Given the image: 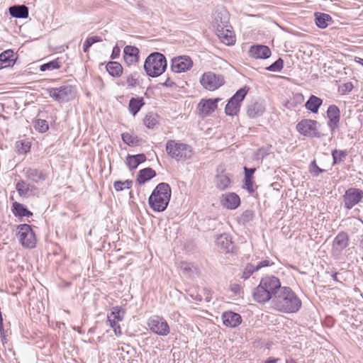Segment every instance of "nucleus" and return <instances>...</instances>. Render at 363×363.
Here are the masks:
<instances>
[{
	"mask_svg": "<svg viewBox=\"0 0 363 363\" xmlns=\"http://www.w3.org/2000/svg\"><path fill=\"white\" fill-rule=\"evenodd\" d=\"M280 290L272 301L274 309L286 313L298 312L301 308L302 302L296 294L288 286H283Z\"/></svg>",
	"mask_w": 363,
	"mask_h": 363,
	"instance_id": "nucleus-1",
	"label": "nucleus"
},
{
	"mask_svg": "<svg viewBox=\"0 0 363 363\" xmlns=\"http://www.w3.org/2000/svg\"><path fill=\"white\" fill-rule=\"evenodd\" d=\"M282 288L280 280L277 277L274 276L263 277L252 292L253 299L259 303H265L270 300L272 301Z\"/></svg>",
	"mask_w": 363,
	"mask_h": 363,
	"instance_id": "nucleus-2",
	"label": "nucleus"
},
{
	"mask_svg": "<svg viewBox=\"0 0 363 363\" xmlns=\"http://www.w3.org/2000/svg\"><path fill=\"white\" fill-rule=\"evenodd\" d=\"M171 188L167 183H160L152 192L148 202L150 208L154 211H164L170 201Z\"/></svg>",
	"mask_w": 363,
	"mask_h": 363,
	"instance_id": "nucleus-3",
	"label": "nucleus"
},
{
	"mask_svg": "<svg viewBox=\"0 0 363 363\" xmlns=\"http://www.w3.org/2000/svg\"><path fill=\"white\" fill-rule=\"evenodd\" d=\"M167 68V60L164 55L160 52L151 53L145 60L144 69L147 75L157 77L161 75Z\"/></svg>",
	"mask_w": 363,
	"mask_h": 363,
	"instance_id": "nucleus-4",
	"label": "nucleus"
},
{
	"mask_svg": "<svg viewBox=\"0 0 363 363\" xmlns=\"http://www.w3.org/2000/svg\"><path fill=\"white\" fill-rule=\"evenodd\" d=\"M166 151L171 157L178 162L189 160L193 155V150L190 145L172 140L167 141Z\"/></svg>",
	"mask_w": 363,
	"mask_h": 363,
	"instance_id": "nucleus-5",
	"label": "nucleus"
},
{
	"mask_svg": "<svg viewBox=\"0 0 363 363\" xmlns=\"http://www.w3.org/2000/svg\"><path fill=\"white\" fill-rule=\"evenodd\" d=\"M248 91L249 88L245 86L235 92L229 99L225 107V113L226 115L234 116L238 114L240 108L241 103L246 96Z\"/></svg>",
	"mask_w": 363,
	"mask_h": 363,
	"instance_id": "nucleus-6",
	"label": "nucleus"
},
{
	"mask_svg": "<svg viewBox=\"0 0 363 363\" xmlns=\"http://www.w3.org/2000/svg\"><path fill=\"white\" fill-rule=\"evenodd\" d=\"M17 237L21 245L26 248L35 247L36 238L31 226L28 224H21L18 226Z\"/></svg>",
	"mask_w": 363,
	"mask_h": 363,
	"instance_id": "nucleus-7",
	"label": "nucleus"
},
{
	"mask_svg": "<svg viewBox=\"0 0 363 363\" xmlns=\"http://www.w3.org/2000/svg\"><path fill=\"white\" fill-rule=\"evenodd\" d=\"M47 91L51 98L60 103L69 101L75 95L74 88L71 85L50 88L47 89Z\"/></svg>",
	"mask_w": 363,
	"mask_h": 363,
	"instance_id": "nucleus-8",
	"label": "nucleus"
},
{
	"mask_svg": "<svg viewBox=\"0 0 363 363\" xmlns=\"http://www.w3.org/2000/svg\"><path fill=\"white\" fill-rule=\"evenodd\" d=\"M318 123L311 119H303L296 125L297 130L304 136L310 138H320L322 135L318 130Z\"/></svg>",
	"mask_w": 363,
	"mask_h": 363,
	"instance_id": "nucleus-9",
	"label": "nucleus"
},
{
	"mask_svg": "<svg viewBox=\"0 0 363 363\" xmlns=\"http://www.w3.org/2000/svg\"><path fill=\"white\" fill-rule=\"evenodd\" d=\"M200 83L204 89L214 91L224 84V79L221 75H217L213 72H208L202 75Z\"/></svg>",
	"mask_w": 363,
	"mask_h": 363,
	"instance_id": "nucleus-10",
	"label": "nucleus"
},
{
	"mask_svg": "<svg viewBox=\"0 0 363 363\" xmlns=\"http://www.w3.org/2000/svg\"><path fill=\"white\" fill-rule=\"evenodd\" d=\"M147 325L152 332L158 335L166 336L169 333V325L162 317L158 315L150 317L147 320Z\"/></svg>",
	"mask_w": 363,
	"mask_h": 363,
	"instance_id": "nucleus-11",
	"label": "nucleus"
},
{
	"mask_svg": "<svg viewBox=\"0 0 363 363\" xmlns=\"http://www.w3.org/2000/svg\"><path fill=\"white\" fill-rule=\"evenodd\" d=\"M363 199V191L357 188H350L342 196L345 208L352 209Z\"/></svg>",
	"mask_w": 363,
	"mask_h": 363,
	"instance_id": "nucleus-12",
	"label": "nucleus"
},
{
	"mask_svg": "<svg viewBox=\"0 0 363 363\" xmlns=\"http://www.w3.org/2000/svg\"><path fill=\"white\" fill-rule=\"evenodd\" d=\"M194 62L188 55L174 57L171 60V69L175 73L185 72L193 67Z\"/></svg>",
	"mask_w": 363,
	"mask_h": 363,
	"instance_id": "nucleus-13",
	"label": "nucleus"
},
{
	"mask_svg": "<svg viewBox=\"0 0 363 363\" xmlns=\"http://www.w3.org/2000/svg\"><path fill=\"white\" fill-rule=\"evenodd\" d=\"M327 117L328 121L327 123L332 133L338 128L340 121V111L336 105H330L327 110Z\"/></svg>",
	"mask_w": 363,
	"mask_h": 363,
	"instance_id": "nucleus-14",
	"label": "nucleus"
},
{
	"mask_svg": "<svg viewBox=\"0 0 363 363\" xmlns=\"http://www.w3.org/2000/svg\"><path fill=\"white\" fill-rule=\"evenodd\" d=\"M349 235L345 232H340L333 242L332 251L334 255H340L343 250L349 245Z\"/></svg>",
	"mask_w": 363,
	"mask_h": 363,
	"instance_id": "nucleus-15",
	"label": "nucleus"
},
{
	"mask_svg": "<svg viewBox=\"0 0 363 363\" xmlns=\"http://www.w3.org/2000/svg\"><path fill=\"white\" fill-rule=\"evenodd\" d=\"M220 99H201L199 103L197 108L201 117L209 116L217 108V103Z\"/></svg>",
	"mask_w": 363,
	"mask_h": 363,
	"instance_id": "nucleus-16",
	"label": "nucleus"
},
{
	"mask_svg": "<svg viewBox=\"0 0 363 363\" xmlns=\"http://www.w3.org/2000/svg\"><path fill=\"white\" fill-rule=\"evenodd\" d=\"M220 203L224 208L235 209L240 204V199L237 194L229 192L222 194Z\"/></svg>",
	"mask_w": 363,
	"mask_h": 363,
	"instance_id": "nucleus-17",
	"label": "nucleus"
},
{
	"mask_svg": "<svg viewBox=\"0 0 363 363\" xmlns=\"http://www.w3.org/2000/svg\"><path fill=\"white\" fill-rule=\"evenodd\" d=\"M272 52L269 47L263 45H255L250 47L249 55L256 59H267Z\"/></svg>",
	"mask_w": 363,
	"mask_h": 363,
	"instance_id": "nucleus-18",
	"label": "nucleus"
},
{
	"mask_svg": "<svg viewBox=\"0 0 363 363\" xmlns=\"http://www.w3.org/2000/svg\"><path fill=\"white\" fill-rule=\"evenodd\" d=\"M123 59L128 65L137 62L139 60V49L135 46L126 45L123 49Z\"/></svg>",
	"mask_w": 363,
	"mask_h": 363,
	"instance_id": "nucleus-19",
	"label": "nucleus"
},
{
	"mask_svg": "<svg viewBox=\"0 0 363 363\" xmlns=\"http://www.w3.org/2000/svg\"><path fill=\"white\" fill-rule=\"evenodd\" d=\"M223 323L225 326L235 328L242 322V318L240 314L233 312L226 311L222 315Z\"/></svg>",
	"mask_w": 363,
	"mask_h": 363,
	"instance_id": "nucleus-20",
	"label": "nucleus"
},
{
	"mask_svg": "<svg viewBox=\"0 0 363 363\" xmlns=\"http://www.w3.org/2000/svg\"><path fill=\"white\" fill-rule=\"evenodd\" d=\"M265 111V107L262 102L255 101L248 105L247 109V116L250 118L261 116Z\"/></svg>",
	"mask_w": 363,
	"mask_h": 363,
	"instance_id": "nucleus-21",
	"label": "nucleus"
},
{
	"mask_svg": "<svg viewBox=\"0 0 363 363\" xmlns=\"http://www.w3.org/2000/svg\"><path fill=\"white\" fill-rule=\"evenodd\" d=\"M23 172L27 179L31 180L35 183H38L40 181H44L46 179L45 174L43 171H40L37 169L33 168H26L23 169Z\"/></svg>",
	"mask_w": 363,
	"mask_h": 363,
	"instance_id": "nucleus-22",
	"label": "nucleus"
},
{
	"mask_svg": "<svg viewBox=\"0 0 363 363\" xmlns=\"http://www.w3.org/2000/svg\"><path fill=\"white\" fill-rule=\"evenodd\" d=\"M217 245L223 250V252H233L234 244L230 238L227 235H220L216 240Z\"/></svg>",
	"mask_w": 363,
	"mask_h": 363,
	"instance_id": "nucleus-23",
	"label": "nucleus"
},
{
	"mask_svg": "<svg viewBox=\"0 0 363 363\" xmlns=\"http://www.w3.org/2000/svg\"><path fill=\"white\" fill-rule=\"evenodd\" d=\"M156 176V172L151 167L140 169L137 177V182L143 184Z\"/></svg>",
	"mask_w": 363,
	"mask_h": 363,
	"instance_id": "nucleus-24",
	"label": "nucleus"
},
{
	"mask_svg": "<svg viewBox=\"0 0 363 363\" xmlns=\"http://www.w3.org/2000/svg\"><path fill=\"white\" fill-rule=\"evenodd\" d=\"M9 13L12 17L17 18H26L28 16V9L25 5H15L9 8Z\"/></svg>",
	"mask_w": 363,
	"mask_h": 363,
	"instance_id": "nucleus-25",
	"label": "nucleus"
},
{
	"mask_svg": "<svg viewBox=\"0 0 363 363\" xmlns=\"http://www.w3.org/2000/svg\"><path fill=\"white\" fill-rule=\"evenodd\" d=\"M146 160L145 154H138L135 155H128L126 157V164L130 170L136 169L138 166Z\"/></svg>",
	"mask_w": 363,
	"mask_h": 363,
	"instance_id": "nucleus-26",
	"label": "nucleus"
},
{
	"mask_svg": "<svg viewBox=\"0 0 363 363\" xmlns=\"http://www.w3.org/2000/svg\"><path fill=\"white\" fill-rule=\"evenodd\" d=\"M323 104V99L315 96L311 95L305 104V107L307 110L313 113H317L318 109Z\"/></svg>",
	"mask_w": 363,
	"mask_h": 363,
	"instance_id": "nucleus-27",
	"label": "nucleus"
},
{
	"mask_svg": "<svg viewBox=\"0 0 363 363\" xmlns=\"http://www.w3.org/2000/svg\"><path fill=\"white\" fill-rule=\"evenodd\" d=\"M145 105L143 98L137 97L131 98L128 104V110L133 116H135Z\"/></svg>",
	"mask_w": 363,
	"mask_h": 363,
	"instance_id": "nucleus-28",
	"label": "nucleus"
},
{
	"mask_svg": "<svg viewBox=\"0 0 363 363\" xmlns=\"http://www.w3.org/2000/svg\"><path fill=\"white\" fill-rule=\"evenodd\" d=\"M106 71L114 77H120L123 73L122 65L116 61L108 62L106 66Z\"/></svg>",
	"mask_w": 363,
	"mask_h": 363,
	"instance_id": "nucleus-29",
	"label": "nucleus"
},
{
	"mask_svg": "<svg viewBox=\"0 0 363 363\" xmlns=\"http://www.w3.org/2000/svg\"><path fill=\"white\" fill-rule=\"evenodd\" d=\"M143 122L147 128L154 129L159 125L160 116L155 113H147L144 118Z\"/></svg>",
	"mask_w": 363,
	"mask_h": 363,
	"instance_id": "nucleus-30",
	"label": "nucleus"
},
{
	"mask_svg": "<svg viewBox=\"0 0 363 363\" xmlns=\"http://www.w3.org/2000/svg\"><path fill=\"white\" fill-rule=\"evenodd\" d=\"M13 213L18 217H30L33 213L27 209L23 204L14 202L12 206Z\"/></svg>",
	"mask_w": 363,
	"mask_h": 363,
	"instance_id": "nucleus-31",
	"label": "nucleus"
},
{
	"mask_svg": "<svg viewBox=\"0 0 363 363\" xmlns=\"http://www.w3.org/2000/svg\"><path fill=\"white\" fill-rule=\"evenodd\" d=\"M16 189L20 196H26L30 195V193L35 189V187L21 180L16 184Z\"/></svg>",
	"mask_w": 363,
	"mask_h": 363,
	"instance_id": "nucleus-32",
	"label": "nucleus"
},
{
	"mask_svg": "<svg viewBox=\"0 0 363 363\" xmlns=\"http://www.w3.org/2000/svg\"><path fill=\"white\" fill-rule=\"evenodd\" d=\"M0 62L5 64L4 67L13 65L15 62L14 53L12 50H6L0 54Z\"/></svg>",
	"mask_w": 363,
	"mask_h": 363,
	"instance_id": "nucleus-33",
	"label": "nucleus"
},
{
	"mask_svg": "<svg viewBox=\"0 0 363 363\" xmlns=\"http://www.w3.org/2000/svg\"><path fill=\"white\" fill-rule=\"evenodd\" d=\"M125 311L119 306H114L111 308V313L107 315L108 320L114 319V321L119 322L123 320Z\"/></svg>",
	"mask_w": 363,
	"mask_h": 363,
	"instance_id": "nucleus-34",
	"label": "nucleus"
},
{
	"mask_svg": "<svg viewBox=\"0 0 363 363\" xmlns=\"http://www.w3.org/2000/svg\"><path fill=\"white\" fill-rule=\"evenodd\" d=\"M315 24L320 28H325L332 21L330 15L323 13H315Z\"/></svg>",
	"mask_w": 363,
	"mask_h": 363,
	"instance_id": "nucleus-35",
	"label": "nucleus"
},
{
	"mask_svg": "<svg viewBox=\"0 0 363 363\" xmlns=\"http://www.w3.org/2000/svg\"><path fill=\"white\" fill-rule=\"evenodd\" d=\"M62 63L60 59L57 58L54 60L50 61L40 65V70L41 72H45L47 70H53L59 69L62 67Z\"/></svg>",
	"mask_w": 363,
	"mask_h": 363,
	"instance_id": "nucleus-36",
	"label": "nucleus"
},
{
	"mask_svg": "<svg viewBox=\"0 0 363 363\" xmlns=\"http://www.w3.org/2000/svg\"><path fill=\"white\" fill-rule=\"evenodd\" d=\"M121 138L123 141L129 146H137L140 143V139L138 136L128 133H122Z\"/></svg>",
	"mask_w": 363,
	"mask_h": 363,
	"instance_id": "nucleus-37",
	"label": "nucleus"
},
{
	"mask_svg": "<svg viewBox=\"0 0 363 363\" xmlns=\"http://www.w3.org/2000/svg\"><path fill=\"white\" fill-rule=\"evenodd\" d=\"M140 74L138 72H134L127 76L126 77V82L125 84L127 85L128 88H134L139 85Z\"/></svg>",
	"mask_w": 363,
	"mask_h": 363,
	"instance_id": "nucleus-38",
	"label": "nucleus"
},
{
	"mask_svg": "<svg viewBox=\"0 0 363 363\" xmlns=\"http://www.w3.org/2000/svg\"><path fill=\"white\" fill-rule=\"evenodd\" d=\"M226 33H225L224 30L220 31V34L218 35L219 38H220L221 41L225 43L227 45H230L234 44L235 42V38L233 35L232 32H230L228 30H226Z\"/></svg>",
	"mask_w": 363,
	"mask_h": 363,
	"instance_id": "nucleus-39",
	"label": "nucleus"
},
{
	"mask_svg": "<svg viewBox=\"0 0 363 363\" xmlns=\"http://www.w3.org/2000/svg\"><path fill=\"white\" fill-rule=\"evenodd\" d=\"M347 156V152L345 150H334L332 152V157H333V164L335 165L336 164H338L341 162H343L346 157Z\"/></svg>",
	"mask_w": 363,
	"mask_h": 363,
	"instance_id": "nucleus-40",
	"label": "nucleus"
},
{
	"mask_svg": "<svg viewBox=\"0 0 363 363\" xmlns=\"http://www.w3.org/2000/svg\"><path fill=\"white\" fill-rule=\"evenodd\" d=\"M230 184V179L225 175L218 176L216 179V186L220 190H225Z\"/></svg>",
	"mask_w": 363,
	"mask_h": 363,
	"instance_id": "nucleus-41",
	"label": "nucleus"
},
{
	"mask_svg": "<svg viewBox=\"0 0 363 363\" xmlns=\"http://www.w3.org/2000/svg\"><path fill=\"white\" fill-rule=\"evenodd\" d=\"M180 269L184 274L189 276H191L194 273L197 272L196 267L190 262H181Z\"/></svg>",
	"mask_w": 363,
	"mask_h": 363,
	"instance_id": "nucleus-42",
	"label": "nucleus"
},
{
	"mask_svg": "<svg viewBox=\"0 0 363 363\" xmlns=\"http://www.w3.org/2000/svg\"><path fill=\"white\" fill-rule=\"evenodd\" d=\"M102 38L100 36H91L86 39L83 45V51L84 52H88L89 48L94 43L101 42Z\"/></svg>",
	"mask_w": 363,
	"mask_h": 363,
	"instance_id": "nucleus-43",
	"label": "nucleus"
},
{
	"mask_svg": "<svg viewBox=\"0 0 363 363\" xmlns=\"http://www.w3.org/2000/svg\"><path fill=\"white\" fill-rule=\"evenodd\" d=\"M254 212L252 210L245 211L238 218V222L243 225L252 220L254 218Z\"/></svg>",
	"mask_w": 363,
	"mask_h": 363,
	"instance_id": "nucleus-44",
	"label": "nucleus"
},
{
	"mask_svg": "<svg viewBox=\"0 0 363 363\" xmlns=\"http://www.w3.org/2000/svg\"><path fill=\"white\" fill-rule=\"evenodd\" d=\"M132 184H133V181L130 180V179H127L124 182L116 181L113 183V186H114V189L116 191H121L125 189H130L132 186Z\"/></svg>",
	"mask_w": 363,
	"mask_h": 363,
	"instance_id": "nucleus-45",
	"label": "nucleus"
},
{
	"mask_svg": "<svg viewBox=\"0 0 363 363\" xmlns=\"http://www.w3.org/2000/svg\"><path fill=\"white\" fill-rule=\"evenodd\" d=\"M34 127H35V130H37L38 131H39L40 133H45L49 128L48 122L45 120H43V119L36 120L34 123Z\"/></svg>",
	"mask_w": 363,
	"mask_h": 363,
	"instance_id": "nucleus-46",
	"label": "nucleus"
},
{
	"mask_svg": "<svg viewBox=\"0 0 363 363\" xmlns=\"http://www.w3.org/2000/svg\"><path fill=\"white\" fill-rule=\"evenodd\" d=\"M284 67V60L279 57L277 60H276L271 65L267 67L266 69L270 72H280Z\"/></svg>",
	"mask_w": 363,
	"mask_h": 363,
	"instance_id": "nucleus-47",
	"label": "nucleus"
},
{
	"mask_svg": "<svg viewBox=\"0 0 363 363\" xmlns=\"http://www.w3.org/2000/svg\"><path fill=\"white\" fill-rule=\"evenodd\" d=\"M256 271L257 270L255 269V266L252 264H247L242 272L241 278L247 279Z\"/></svg>",
	"mask_w": 363,
	"mask_h": 363,
	"instance_id": "nucleus-48",
	"label": "nucleus"
},
{
	"mask_svg": "<svg viewBox=\"0 0 363 363\" xmlns=\"http://www.w3.org/2000/svg\"><path fill=\"white\" fill-rule=\"evenodd\" d=\"M110 327L113 330L116 336H120L122 334L121 326L118 322L114 321V319L108 320Z\"/></svg>",
	"mask_w": 363,
	"mask_h": 363,
	"instance_id": "nucleus-49",
	"label": "nucleus"
},
{
	"mask_svg": "<svg viewBox=\"0 0 363 363\" xmlns=\"http://www.w3.org/2000/svg\"><path fill=\"white\" fill-rule=\"evenodd\" d=\"M324 171V169L320 168L317 165L315 160L311 162L310 166V172L313 176L318 177L320 173L323 172Z\"/></svg>",
	"mask_w": 363,
	"mask_h": 363,
	"instance_id": "nucleus-50",
	"label": "nucleus"
},
{
	"mask_svg": "<svg viewBox=\"0 0 363 363\" xmlns=\"http://www.w3.org/2000/svg\"><path fill=\"white\" fill-rule=\"evenodd\" d=\"M253 178H245V186L250 194H252L255 191L253 188Z\"/></svg>",
	"mask_w": 363,
	"mask_h": 363,
	"instance_id": "nucleus-51",
	"label": "nucleus"
},
{
	"mask_svg": "<svg viewBox=\"0 0 363 363\" xmlns=\"http://www.w3.org/2000/svg\"><path fill=\"white\" fill-rule=\"evenodd\" d=\"M272 264H274V262H271L269 259H264V260H262V261L259 262L255 266V269H257V270L258 271L259 269H260L262 267H269V266H271Z\"/></svg>",
	"mask_w": 363,
	"mask_h": 363,
	"instance_id": "nucleus-52",
	"label": "nucleus"
},
{
	"mask_svg": "<svg viewBox=\"0 0 363 363\" xmlns=\"http://www.w3.org/2000/svg\"><path fill=\"white\" fill-rule=\"evenodd\" d=\"M256 168L244 167L245 178H253V174L255 172Z\"/></svg>",
	"mask_w": 363,
	"mask_h": 363,
	"instance_id": "nucleus-53",
	"label": "nucleus"
},
{
	"mask_svg": "<svg viewBox=\"0 0 363 363\" xmlns=\"http://www.w3.org/2000/svg\"><path fill=\"white\" fill-rule=\"evenodd\" d=\"M120 54H121V49L118 45H116L113 48L111 58L112 60L116 59V58L119 57Z\"/></svg>",
	"mask_w": 363,
	"mask_h": 363,
	"instance_id": "nucleus-54",
	"label": "nucleus"
},
{
	"mask_svg": "<svg viewBox=\"0 0 363 363\" xmlns=\"http://www.w3.org/2000/svg\"><path fill=\"white\" fill-rule=\"evenodd\" d=\"M230 291L235 294V295H239L241 291V286L238 284H233L230 286Z\"/></svg>",
	"mask_w": 363,
	"mask_h": 363,
	"instance_id": "nucleus-55",
	"label": "nucleus"
},
{
	"mask_svg": "<svg viewBox=\"0 0 363 363\" xmlns=\"http://www.w3.org/2000/svg\"><path fill=\"white\" fill-rule=\"evenodd\" d=\"M204 299L206 302H210L212 299V294L210 289L206 288L203 289Z\"/></svg>",
	"mask_w": 363,
	"mask_h": 363,
	"instance_id": "nucleus-56",
	"label": "nucleus"
},
{
	"mask_svg": "<svg viewBox=\"0 0 363 363\" xmlns=\"http://www.w3.org/2000/svg\"><path fill=\"white\" fill-rule=\"evenodd\" d=\"M345 92H350L353 89V84L352 82H347L343 85Z\"/></svg>",
	"mask_w": 363,
	"mask_h": 363,
	"instance_id": "nucleus-57",
	"label": "nucleus"
},
{
	"mask_svg": "<svg viewBox=\"0 0 363 363\" xmlns=\"http://www.w3.org/2000/svg\"><path fill=\"white\" fill-rule=\"evenodd\" d=\"M161 84L166 87H172L175 84V83L172 82L169 77H168L167 78L165 82L164 83H162Z\"/></svg>",
	"mask_w": 363,
	"mask_h": 363,
	"instance_id": "nucleus-58",
	"label": "nucleus"
},
{
	"mask_svg": "<svg viewBox=\"0 0 363 363\" xmlns=\"http://www.w3.org/2000/svg\"><path fill=\"white\" fill-rule=\"evenodd\" d=\"M190 296L196 301H201L203 299V296L199 294H190Z\"/></svg>",
	"mask_w": 363,
	"mask_h": 363,
	"instance_id": "nucleus-59",
	"label": "nucleus"
},
{
	"mask_svg": "<svg viewBox=\"0 0 363 363\" xmlns=\"http://www.w3.org/2000/svg\"><path fill=\"white\" fill-rule=\"evenodd\" d=\"M279 360V358L269 357L264 362V363H277Z\"/></svg>",
	"mask_w": 363,
	"mask_h": 363,
	"instance_id": "nucleus-60",
	"label": "nucleus"
},
{
	"mask_svg": "<svg viewBox=\"0 0 363 363\" xmlns=\"http://www.w3.org/2000/svg\"><path fill=\"white\" fill-rule=\"evenodd\" d=\"M286 363H298L296 359L289 357L286 359Z\"/></svg>",
	"mask_w": 363,
	"mask_h": 363,
	"instance_id": "nucleus-61",
	"label": "nucleus"
},
{
	"mask_svg": "<svg viewBox=\"0 0 363 363\" xmlns=\"http://www.w3.org/2000/svg\"><path fill=\"white\" fill-rule=\"evenodd\" d=\"M355 62H357V63L360 64L361 65L363 66V59L361 58V57H356L355 58Z\"/></svg>",
	"mask_w": 363,
	"mask_h": 363,
	"instance_id": "nucleus-62",
	"label": "nucleus"
},
{
	"mask_svg": "<svg viewBox=\"0 0 363 363\" xmlns=\"http://www.w3.org/2000/svg\"><path fill=\"white\" fill-rule=\"evenodd\" d=\"M1 338L2 343L4 345L6 343V335L4 333L1 334Z\"/></svg>",
	"mask_w": 363,
	"mask_h": 363,
	"instance_id": "nucleus-63",
	"label": "nucleus"
},
{
	"mask_svg": "<svg viewBox=\"0 0 363 363\" xmlns=\"http://www.w3.org/2000/svg\"><path fill=\"white\" fill-rule=\"evenodd\" d=\"M332 277H333V280H335L336 281H339L338 279H337V273H333L332 274Z\"/></svg>",
	"mask_w": 363,
	"mask_h": 363,
	"instance_id": "nucleus-64",
	"label": "nucleus"
}]
</instances>
